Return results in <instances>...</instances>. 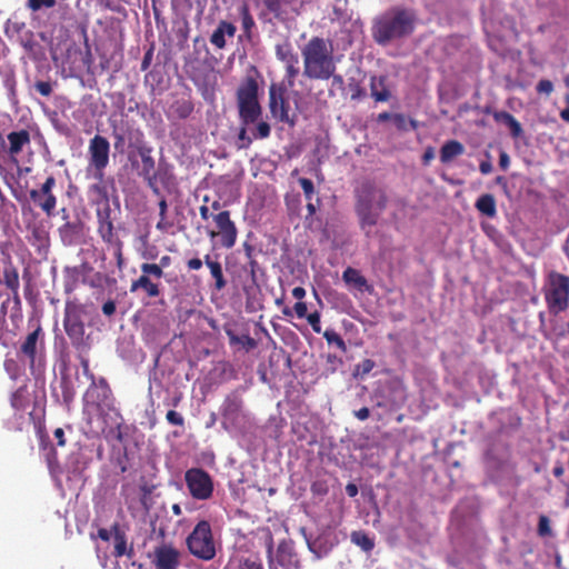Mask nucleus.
<instances>
[{"instance_id":"nucleus-41","label":"nucleus","mask_w":569,"mask_h":569,"mask_svg":"<svg viewBox=\"0 0 569 569\" xmlns=\"http://www.w3.org/2000/svg\"><path fill=\"white\" fill-rule=\"evenodd\" d=\"M131 453L129 452L128 448L124 447L122 453L118 456L116 461L117 467L119 468L121 473L127 472L131 468Z\"/></svg>"},{"instance_id":"nucleus-17","label":"nucleus","mask_w":569,"mask_h":569,"mask_svg":"<svg viewBox=\"0 0 569 569\" xmlns=\"http://www.w3.org/2000/svg\"><path fill=\"white\" fill-rule=\"evenodd\" d=\"M92 379L91 386L86 392V401L88 405L97 409L110 408L113 401L112 391L104 378H100L98 382L93 381V375L90 373Z\"/></svg>"},{"instance_id":"nucleus-28","label":"nucleus","mask_w":569,"mask_h":569,"mask_svg":"<svg viewBox=\"0 0 569 569\" xmlns=\"http://www.w3.org/2000/svg\"><path fill=\"white\" fill-rule=\"evenodd\" d=\"M204 263L214 279V289L221 291L227 286L221 263L218 260H212L210 254L204 256Z\"/></svg>"},{"instance_id":"nucleus-18","label":"nucleus","mask_w":569,"mask_h":569,"mask_svg":"<svg viewBox=\"0 0 569 569\" xmlns=\"http://www.w3.org/2000/svg\"><path fill=\"white\" fill-rule=\"evenodd\" d=\"M152 563L156 569H178L180 552L171 543H163L154 548Z\"/></svg>"},{"instance_id":"nucleus-52","label":"nucleus","mask_w":569,"mask_h":569,"mask_svg":"<svg viewBox=\"0 0 569 569\" xmlns=\"http://www.w3.org/2000/svg\"><path fill=\"white\" fill-rule=\"evenodd\" d=\"M538 93H543L549 96L553 91V84L548 79H541L536 87Z\"/></svg>"},{"instance_id":"nucleus-38","label":"nucleus","mask_w":569,"mask_h":569,"mask_svg":"<svg viewBox=\"0 0 569 569\" xmlns=\"http://www.w3.org/2000/svg\"><path fill=\"white\" fill-rule=\"evenodd\" d=\"M167 210L168 203L164 198L159 201V216L160 220L158 221L156 228L161 232H167L171 227L172 222L167 220Z\"/></svg>"},{"instance_id":"nucleus-10","label":"nucleus","mask_w":569,"mask_h":569,"mask_svg":"<svg viewBox=\"0 0 569 569\" xmlns=\"http://www.w3.org/2000/svg\"><path fill=\"white\" fill-rule=\"evenodd\" d=\"M186 486L196 500H208L212 497L214 486L212 477L202 468H190L184 472Z\"/></svg>"},{"instance_id":"nucleus-12","label":"nucleus","mask_w":569,"mask_h":569,"mask_svg":"<svg viewBox=\"0 0 569 569\" xmlns=\"http://www.w3.org/2000/svg\"><path fill=\"white\" fill-rule=\"evenodd\" d=\"M84 307L77 302H67L63 327L73 346H80L84 337Z\"/></svg>"},{"instance_id":"nucleus-48","label":"nucleus","mask_w":569,"mask_h":569,"mask_svg":"<svg viewBox=\"0 0 569 569\" xmlns=\"http://www.w3.org/2000/svg\"><path fill=\"white\" fill-rule=\"evenodd\" d=\"M348 86L351 92V100H359L366 94L363 88L360 86L359 82L350 81Z\"/></svg>"},{"instance_id":"nucleus-13","label":"nucleus","mask_w":569,"mask_h":569,"mask_svg":"<svg viewBox=\"0 0 569 569\" xmlns=\"http://www.w3.org/2000/svg\"><path fill=\"white\" fill-rule=\"evenodd\" d=\"M141 274L132 280L130 284V292L142 290L148 298H157L160 295V284L152 281V278L159 280L163 277L164 272L156 267L154 263L144 262L140 266Z\"/></svg>"},{"instance_id":"nucleus-40","label":"nucleus","mask_w":569,"mask_h":569,"mask_svg":"<svg viewBox=\"0 0 569 569\" xmlns=\"http://www.w3.org/2000/svg\"><path fill=\"white\" fill-rule=\"evenodd\" d=\"M39 438H40V448L43 450H47V449L49 450V452L47 455V461H48V465L51 466L52 462L57 460V451L53 448V446L51 445L48 435L39 431Z\"/></svg>"},{"instance_id":"nucleus-25","label":"nucleus","mask_w":569,"mask_h":569,"mask_svg":"<svg viewBox=\"0 0 569 569\" xmlns=\"http://www.w3.org/2000/svg\"><path fill=\"white\" fill-rule=\"evenodd\" d=\"M237 29L234 24L222 20L219 22L217 29L212 32L210 37V42L218 49H223L226 47V36L233 37Z\"/></svg>"},{"instance_id":"nucleus-21","label":"nucleus","mask_w":569,"mask_h":569,"mask_svg":"<svg viewBox=\"0 0 569 569\" xmlns=\"http://www.w3.org/2000/svg\"><path fill=\"white\" fill-rule=\"evenodd\" d=\"M173 180L170 168L164 163H159L152 176L146 182L147 186L157 196L161 193V188H168Z\"/></svg>"},{"instance_id":"nucleus-54","label":"nucleus","mask_w":569,"mask_h":569,"mask_svg":"<svg viewBox=\"0 0 569 569\" xmlns=\"http://www.w3.org/2000/svg\"><path fill=\"white\" fill-rule=\"evenodd\" d=\"M154 46L151 44L148 50L144 52V56L141 61V70L146 71L152 63L153 60Z\"/></svg>"},{"instance_id":"nucleus-27","label":"nucleus","mask_w":569,"mask_h":569,"mask_svg":"<svg viewBox=\"0 0 569 569\" xmlns=\"http://www.w3.org/2000/svg\"><path fill=\"white\" fill-rule=\"evenodd\" d=\"M2 282L12 292L13 297L18 298L20 286L19 273L18 269L12 264L10 257L3 269Z\"/></svg>"},{"instance_id":"nucleus-56","label":"nucleus","mask_w":569,"mask_h":569,"mask_svg":"<svg viewBox=\"0 0 569 569\" xmlns=\"http://www.w3.org/2000/svg\"><path fill=\"white\" fill-rule=\"evenodd\" d=\"M293 309H295L297 317L300 319L306 318L308 316V312H307L308 308H307L306 302H303V301L296 302Z\"/></svg>"},{"instance_id":"nucleus-20","label":"nucleus","mask_w":569,"mask_h":569,"mask_svg":"<svg viewBox=\"0 0 569 569\" xmlns=\"http://www.w3.org/2000/svg\"><path fill=\"white\" fill-rule=\"evenodd\" d=\"M276 560L283 568H299L298 555L295 550V542L291 539H283L279 542Z\"/></svg>"},{"instance_id":"nucleus-37","label":"nucleus","mask_w":569,"mask_h":569,"mask_svg":"<svg viewBox=\"0 0 569 569\" xmlns=\"http://www.w3.org/2000/svg\"><path fill=\"white\" fill-rule=\"evenodd\" d=\"M240 17H241L242 29L246 32V34L248 37H250L251 31L254 28L256 23H254L253 17L250 13L248 4L243 3L240 7Z\"/></svg>"},{"instance_id":"nucleus-42","label":"nucleus","mask_w":569,"mask_h":569,"mask_svg":"<svg viewBox=\"0 0 569 569\" xmlns=\"http://www.w3.org/2000/svg\"><path fill=\"white\" fill-rule=\"evenodd\" d=\"M98 233L103 241L111 243L113 241V223L112 222H100L98 224Z\"/></svg>"},{"instance_id":"nucleus-6","label":"nucleus","mask_w":569,"mask_h":569,"mask_svg":"<svg viewBox=\"0 0 569 569\" xmlns=\"http://www.w3.org/2000/svg\"><path fill=\"white\" fill-rule=\"evenodd\" d=\"M189 552L198 559L211 560L216 557V547L209 521H199L186 540Z\"/></svg>"},{"instance_id":"nucleus-50","label":"nucleus","mask_w":569,"mask_h":569,"mask_svg":"<svg viewBox=\"0 0 569 569\" xmlns=\"http://www.w3.org/2000/svg\"><path fill=\"white\" fill-rule=\"evenodd\" d=\"M103 207L102 208H98L97 209V218H98V224L100 222H112L111 221V218H110V213H111V209H110V206L109 203L107 204H102Z\"/></svg>"},{"instance_id":"nucleus-45","label":"nucleus","mask_w":569,"mask_h":569,"mask_svg":"<svg viewBox=\"0 0 569 569\" xmlns=\"http://www.w3.org/2000/svg\"><path fill=\"white\" fill-rule=\"evenodd\" d=\"M299 183L303 190L305 197L308 201L312 199V196L315 193V186L313 182L308 178H300Z\"/></svg>"},{"instance_id":"nucleus-1","label":"nucleus","mask_w":569,"mask_h":569,"mask_svg":"<svg viewBox=\"0 0 569 569\" xmlns=\"http://www.w3.org/2000/svg\"><path fill=\"white\" fill-rule=\"evenodd\" d=\"M258 92V81L253 77L244 78L237 89L236 98L241 124L237 137L239 149H248L253 140H263L271 134L270 124L260 120L262 107Z\"/></svg>"},{"instance_id":"nucleus-24","label":"nucleus","mask_w":569,"mask_h":569,"mask_svg":"<svg viewBox=\"0 0 569 569\" xmlns=\"http://www.w3.org/2000/svg\"><path fill=\"white\" fill-rule=\"evenodd\" d=\"M88 197L92 203L98 206L109 203V193L108 187L104 182V172H102L100 180H96L94 183L89 186Z\"/></svg>"},{"instance_id":"nucleus-7","label":"nucleus","mask_w":569,"mask_h":569,"mask_svg":"<svg viewBox=\"0 0 569 569\" xmlns=\"http://www.w3.org/2000/svg\"><path fill=\"white\" fill-rule=\"evenodd\" d=\"M110 143L103 136L96 134L89 141L87 173L100 180L109 164Z\"/></svg>"},{"instance_id":"nucleus-46","label":"nucleus","mask_w":569,"mask_h":569,"mask_svg":"<svg viewBox=\"0 0 569 569\" xmlns=\"http://www.w3.org/2000/svg\"><path fill=\"white\" fill-rule=\"evenodd\" d=\"M320 313L318 311H315V312H311L309 313L306 319L308 321V323L311 326L312 330L316 332V333H320L321 332V322H320Z\"/></svg>"},{"instance_id":"nucleus-16","label":"nucleus","mask_w":569,"mask_h":569,"mask_svg":"<svg viewBox=\"0 0 569 569\" xmlns=\"http://www.w3.org/2000/svg\"><path fill=\"white\" fill-rule=\"evenodd\" d=\"M212 218L219 231H211L210 237L214 238L216 236H220L221 246L227 249L232 248L237 241L238 230L236 223L230 218V211H220L213 214Z\"/></svg>"},{"instance_id":"nucleus-58","label":"nucleus","mask_w":569,"mask_h":569,"mask_svg":"<svg viewBox=\"0 0 569 569\" xmlns=\"http://www.w3.org/2000/svg\"><path fill=\"white\" fill-rule=\"evenodd\" d=\"M0 174L2 176L6 184L11 188V181H16V177L8 172L3 164L0 162Z\"/></svg>"},{"instance_id":"nucleus-59","label":"nucleus","mask_w":569,"mask_h":569,"mask_svg":"<svg viewBox=\"0 0 569 569\" xmlns=\"http://www.w3.org/2000/svg\"><path fill=\"white\" fill-rule=\"evenodd\" d=\"M203 262L199 258H192L187 261V267L189 270H199L201 269Z\"/></svg>"},{"instance_id":"nucleus-5","label":"nucleus","mask_w":569,"mask_h":569,"mask_svg":"<svg viewBox=\"0 0 569 569\" xmlns=\"http://www.w3.org/2000/svg\"><path fill=\"white\" fill-rule=\"evenodd\" d=\"M545 300L551 313L566 311L569 308V277L550 272L545 288Z\"/></svg>"},{"instance_id":"nucleus-31","label":"nucleus","mask_w":569,"mask_h":569,"mask_svg":"<svg viewBox=\"0 0 569 569\" xmlns=\"http://www.w3.org/2000/svg\"><path fill=\"white\" fill-rule=\"evenodd\" d=\"M475 207L481 214L488 218H493L497 214L496 199L491 193L480 196Z\"/></svg>"},{"instance_id":"nucleus-15","label":"nucleus","mask_w":569,"mask_h":569,"mask_svg":"<svg viewBox=\"0 0 569 569\" xmlns=\"http://www.w3.org/2000/svg\"><path fill=\"white\" fill-rule=\"evenodd\" d=\"M274 52L277 59L284 64V79L287 81L288 87H293L296 83V78L298 77L300 71L298 54L293 51L292 46L289 41L278 43L274 48Z\"/></svg>"},{"instance_id":"nucleus-47","label":"nucleus","mask_w":569,"mask_h":569,"mask_svg":"<svg viewBox=\"0 0 569 569\" xmlns=\"http://www.w3.org/2000/svg\"><path fill=\"white\" fill-rule=\"evenodd\" d=\"M538 533L541 537H547L551 535V528H550V521L548 517L540 516L539 523H538Z\"/></svg>"},{"instance_id":"nucleus-55","label":"nucleus","mask_w":569,"mask_h":569,"mask_svg":"<svg viewBox=\"0 0 569 569\" xmlns=\"http://www.w3.org/2000/svg\"><path fill=\"white\" fill-rule=\"evenodd\" d=\"M264 4L270 12L274 13L276 17H279L281 12L280 0H266Z\"/></svg>"},{"instance_id":"nucleus-14","label":"nucleus","mask_w":569,"mask_h":569,"mask_svg":"<svg viewBox=\"0 0 569 569\" xmlns=\"http://www.w3.org/2000/svg\"><path fill=\"white\" fill-rule=\"evenodd\" d=\"M56 183V178L49 176L39 189L30 190V199L47 217H52L56 211L57 197L53 194Z\"/></svg>"},{"instance_id":"nucleus-39","label":"nucleus","mask_w":569,"mask_h":569,"mask_svg":"<svg viewBox=\"0 0 569 569\" xmlns=\"http://www.w3.org/2000/svg\"><path fill=\"white\" fill-rule=\"evenodd\" d=\"M323 338L329 345H335L342 352L347 351V346L342 337L332 329H327L323 332Z\"/></svg>"},{"instance_id":"nucleus-33","label":"nucleus","mask_w":569,"mask_h":569,"mask_svg":"<svg viewBox=\"0 0 569 569\" xmlns=\"http://www.w3.org/2000/svg\"><path fill=\"white\" fill-rule=\"evenodd\" d=\"M12 29L17 31L18 33H21L19 39L21 46L29 52H32L34 50V47L37 46V42L33 39V33L26 29L24 23H12Z\"/></svg>"},{"instance_id":"nucleus-2","label":"nucleus","mask_w":569,"mask_h":569,"mask_svg":"<svg viewBox=\"0 0 569 569\" xmlns=\"http://www.w3.org/2000/svg\"><path fill=\"white\" fill-rule=\"evenodd\" d=\"M416 22L417 16L413 10L395 7L375 19L372 38L378 44L387 46L393 40L411 36Z\"/></svg>"},{"instance_id":"nucleus-34","label":"nucleus","mask_w":569,"mask_h":569,"mask_svg":"<svg viewBox=\"0 0 569 569\" xmlns=\"http://www.w3.org/2000/svg\"><path fill=\"white\" fill-rule=\"evenodd\" d=\"M350 540L365 552H370L375 548V540L363 530L352 531Z\"/></svg>"},{"instance_id":"nucleus-43","label":"nucleus","mask_w":569,"mask_h":569,"mask_svg":"<svg viewBox=\"0 0 569 569\" xmlns=\"http://www.w3.org/2000/svg\"><path fill=\"white\" fill-rule=\"evenodd\" d=\"M375 366H376V363L373 360L365 359L356 366L353 376L363 378L365 376H367L368 373H370L372 371Z\"/></svg>"},{"instance_id":"nucleus-53","label":"nucleus","mask_w":569,"mask_h":569,"mask_svg":"<svg viewBox=\"0 0 569 569\" xmlns=\"http://www.w3.org/2000/svg\"><path fill=\"white\" fill-rule=\"evenodd\" d=\"M34 88L43 97H49L52 93V84L49 81H37Z\"/></svg>"},{"instance_id":"nucleus-35","label":"nucleus","mask_w":569,"mask_h":569,"mask_svg":"<svg viewBox=\"0 0 569 569\" xmlns=\"http://www.w3.org/2000/svg\"><path fill=\"white\" fill-rule=\"evenodd\" d=\"M10 403L14 410L23 411L29 406V392L26 386L19 387L12 395Z\"/></svg>"},{"instance_id":"nucleus-9","label":"nucleus","mask_w":569,"mask_h":569,"mask_svg":"<svg viewBox=\"0 0 569 569\" xmlns=\"http://www.w3.org/2000/svg\"><path fill=\"white\" fill-rule=\"evenodd\" d=\"M269 110L271 116L282 123L293 127L296 114H290V103L287 98V87L283 83H271L269 87Z\"/></svg>"},{"instance_id":"nucleus-51","label":"nucleus","mask_w":569,"mask_h":569,"mask_svg":"<svg viewBox=\"0 0 569 569\" xmlns=\"http://www.w3.org/2000/svg\"><path fill=\"white\" fill-rule=\"evenodd\" d=\"M29 7L33 11L40 10L41 8H52L56 4V0H28Z\"/></svg>"},{"instance_id":"nucleus-19","label":"nucleus","mask_w":569,"mask_h":569,"mask_svg":"<svg viewBox=\"0 0 569 569\" xmlns=\"http://www.w3.org/2000/svg\"><path fill=\"white\" fill-rule=\"evenodd\" d=\"M112 537H113V551L112 555L116 558H121L123 556L132 559L134 557V549L132 543H128V538L126 531L121 528L118 522H114L111 526Z\"/></svg>"},{"instance_id":"nucleus-61","label":"nucleus","mask_w":569,"mask_h":569,"mask_svg":"<svg viewBox=\"0 0 569 569\" xmlns=\"http://www.w3.org/2000/svg\"><path fill=\"white\" fill-rule=\"evenodd\" d=\"M112 536L111 529L108 530L106 528H100L97 532V537L100 538L103 541H109Z\"/></svg>"},{"instance_id":"nucleus-63","label":"nucleus","mask_w":569,"mask_h":569,"mask_svg":"<svg viewBox=\"0 0 569 569\" xmlns=\"http://www.w3.org/2000/svg\"><path fill=\"white\" fill-rule=\"evenodd\" d=\"M479 170L482 174H489L492 171V164L490 161H481Z\"/></svg>"},{"instance_id":"nucleus-57","label":"nucleus","mask_w":569,"mask_h":569,"mask_svg":"<svg viewBox=\"0 0 569 569\" xmlns=\"http://www.w3.org/2000/svg\"><path fill=\"white\" fill-rule=\"evenodd\" d=\"M102 312L107 317H111L116 313V302L113 300H108L102 306Z\"/></svg>"},{"instance_id":"nucleus-60","label":"nucleus","mask_w":569,"mask_h":569,"mask_svg":"<svg viewBox=\"0 0 569 569\" xmlns=\"http://www.w3.org/2000/svg\"><path fill=\"white\" fill-rule=\"evenodd\" d=\"M355 416L359 419V420H367L370 416V410L369 408L367 407H362L360 408L359 410L355 411Z\"/></svg>"},{"instance_id":"nucleus-62","label":"nucleus","mask_w":569,"mask_h":569,"mask_svg":"<svg viewBox=\"0 0 569 569\" xmlns=\"http://www.w3.org/2000/svg\"><path fill=\"white\" fill-rule=\"evenodd\" d=\"M53 433L56 439L58 440V445L63 447L66 445V439L64 431L62 430V428H57Z\"/></svg>"},{"instance_id":"nucleus-30","label":"nucleus","mask_w":569,"mask_h":569,"mask_svg":"<svg viewBox=\"0 0 569 569\" xmlns=\"http://www.w3.org/2000/svg\"><path fill=\"white\" fill-rule=\"evenodd\" d=\"M385 77H372L370 81L371 97L377 102H386L390 99L391 92L385 84Z\"/></svg>"},{"instance_id":"nucleus-26","label":"nucleus","mask_w":569,"mask_h":569,"mask_svg":"<svg viewBox=\"0 0 569 569\" xmlns=\"http://www.w3.org/2000/svg\"><path fill=\"white\" fill-rule=\"evenodd\" d=\"M465 146L458 140L446 141L440 149V161L442 163H449L455 158L460 157L465 153Z\"/></svg>"},{"instance_id":"nucleus-22","label":"nucleus","mask_w":569,"mask_h":569,"mask_svg":"<svg viewBox=\"0 0 569 569\" xmlns=\"http://www.w3.org/2000/svg\"><path fill=\"white\" fill-rule=\"evenodd\" d=\"M137 152L139 157L141 158V164L138 166L137 161L132 160V157L129 156V160L131 161L132 167L138 168V174L143 178V180L147 182L148 179L152 176L156 168V161L151 154L152 149L147 146H140L137 148Z\"/></svg>"},{"instance_id":"nucleus-8","label":"nucleus","mask_w":569,"mask_h":569,"mask_svg":"<svg viewBox=\"0 0 569 569\" xmlns=\"http://www.w3.org/2000/svg\"><path fill=\"white\" fill-rule=\"evenodd\" d=\"M44 332L40 326L29 332L22 341L18 355L24 359L30 370L33 372L36 367L43 365Z\"/></svg>"},{"instance_id":"nucleus-49","label":"nucleus","mask_w":569,"mask_h":569,"mask_svg":"<svg viewBox=\"0 0 569 569\" xmlns=\"http://www.w3.org/2000/svg\"><path fill=\"white\" fill-rule=\"evenodd\" d=\"M166 419H167L168 423H170L172 426L182 427L184 423L183 417L174 410H169L166 415Z\"/></svg>"},{"instance_id":"nucleus-23","label":"nucleus","mask_w":569,"mask_h":569,"mask_svg":"<svg viewBox=\"0 0 569 569\" xmlns=\"http://www.w3.org/2000/svg\"><path fill=\"white\" fill-rule=\"evenodd\" d=\"M342 280L347 286L352 287L361 292H372L373 288L368 283V280L361 274L358 269L347 267L342 272Z\"/></svg>"},{"instance_id":"nucleus-29","label":"nucleus","mask_w":569,"mask_h":569,"mask_svg":"<svg viewBox=\"0 0 569 569\" xmlns=\"http://www.w3.org/2000/svg\"><path fill=\"white\" fill-rule=\"evenodd\" d=\"M493 118L497 122L506 124L510 129V133L513 138H519L523 130L520 122L507 111L495 112Z\"/></svg>"},{"instance_id":"nucleus-11","label":"nucleus","mask_w":569,"mask_h":569,"mask_svg":"<svg viewBox=\"0 0 569 569\" xmlns=\"http://www.w3.org/2000/svg\"><path fill=\"white\" fill-rule=\"evenodd\" d=\"M220 413L226 430L238 429L247 421L248 416L243 410V400L238 391H232L224 398Z\"/></svg>"},{"instance_id":"nucleus-36","label":"nucleus","mask_w":569,"mask_h":569,"mask_svg":"<svg viewBox=\"0 0 569 569\" xmlns=\"http://www.w3.org/2000/svg\"><path fill=\"white\" fill-rule=\"evenodd\" d=\"M230 345H241L247 351L253 350L257 347V341L249 335L237 336L232 330L226 331Z\"/></svg>"},{"instance_id":"nucleus-4","label":"nucleus","mask_w":569,"mask_h":569,"mask_svg":"<svg viewBox=\"0 0 569 569\" xmlns=\"http://www.w3.org/2000/svg\"><path fill=\"white\" fill-rule=\"evenodd\" d=\"M355 211L361 229L377 224L379 217L387 208L388 196L382 188L372 181H363L355 190Z\"/></svg>"},{"instance_id":"nucleus-32","label":"nucleus","mask_w":569,"mask_h":569,"mask_svg":"<svg viewBox=\"0 0 569 569\" xmlns=\"http://www.w3.org/2000/svg\"><path fill=\"white\" fill-rule=\"evenodd\" d=\"M81 230L80 222L68 221L59 228V233L64 243L71 244L80 237Z\"/></svg>"},{"instance_id":"nucleus-3","label":"nucleus","mask_w":569,"mask_h":569,"mask_svg":"<svg viewBox=\"0 0 569 569\" xmlns=\"http://www.w3.org/2000/svg\"><path fill=\"white\" fill-rule=\"evenodd\" d=\"M303 76L311 80H329L337 69L329 40L312 37L302 48Z\"/></svg>"},{"instance_id":"nucleus-64","label":"nucleus","mask_w":569,"mask_h":569,"mask_svg":"<svg viewBox=\"0 0 569 569\" xmlns=\"http://www.w3.org/2000/svg\"><path fill=\"white\" fill-rule=\"evenodd\" d=\"M510 159L506 152H501L499 156V166L501 169L506 170L509 167Z\"/></svg>"},{"instance_id":"nucleus-44","label":"nucleus","mask_w":569,"mask_h":569,"mask_svg":"<svg viewBox=\"0 0 569 569\" xmlns=\"http://www.w3.org/2000/svg\"><path fill=\"white\" fill-rule=\"evenodd\" d=\"M238 569H263V565L258 557H246L239 560Z\"/></svg>"}]
</instances>
